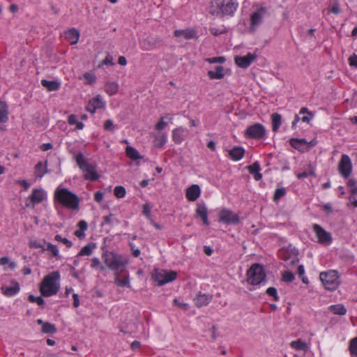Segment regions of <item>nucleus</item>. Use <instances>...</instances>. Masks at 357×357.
<instances>
[{
    "label": "nucleus",
    "instance_id": "1",
    "mask_svg": "<svg viewBox=\"0 0 357 357\" xmlns=\"http://www.w3.org/2000/svg\"><path fill=\"white\" fill-rule=\"evenodd\" d=\"M102 257L106 268L114 271L115 275L123 272L128 264V260L125 257L114 252L106 250L102 253Z\"/></svg>",
    "mask_w": 357,
    "mask_h": 357
},
{
    "label": "nucleus",
    "instance_id": "2",
    "mask_svg": "<svg viewBox=\"0 0 357 357\" xmlns=\"http://www.w3.org/2000/svg\"><path fill=\"white\" fill-rule=\"evenodd\" d=\"M60 274L53 271L47 275L40 283L39 290L43 296L50 297L56 295L59 291Z\"/></svg>",
    "mask_w": 357,
    "mask_h": 357
},
{
    "label": "nucleus",
    "instance_id": "3",
    "mask_svg": "<svg viewBox=\"0 0 357 357\" xmlns=\"http://www.w3.org/2000/svg\"><path fill=\"white\" fill-rule=\"evenodd\" d=\"M54 197L55 201L66 208L72 210H77L79 208V197L67 188L58 187L54 192Z\"/></svg>",
    "mask_w": 357,
    "mask_h": 357
},
{
    "label": "nucleus",
    "instance_id": "4",
    "mask_svg": "<svg viewBox=\"0 0 357 357\" xmlns=\"http://www.w3.org/2000/svg\"><path fill=\"white\" fill-rule=\"evenodd\" d=\"M238 3L236 0H213L211 13L217 16H232L236 12Z\"/></svg>",
    "mask_w": 357,
    "mask_h": 357
},
{
    "label": "nucleus",
    "instance_id": "5",
    "mask_svg": "<svg viewBox=\"0 0 357 357\" xmlns=\"http://www.w3.org/2000/svg\"><path fill=\"white\" fill-rule=\"evenodd\" d=\"M75 161L79 168L84 173V178L90 181H96L100 176L96 172L95 165L90 164L87 158L79 152L75 155Z\"/></svg>",
    "mask_w": 357,
    "mask_h": 357
},
{
    "label": "nucleus",
    "instance_id": "6",
    "mask_svg": "<svg viewBox=\"0 0 357 357\" xmlns=\"http://www.w3.org/2000/svg\"><path fill=\"white\" fill-rule=\"evenodd\" d=\"M247 275V282L251 285H259L266 281V273L259 264H253L248 270Z\"/></svg>",
    "mask_w": 357,
    "mask_h": 357
},
{
    "label": "nucleus",
    "instance_id": "7",
    "mask_svg": "<svg viewBox=\"0 0 357 357\" xmlns=\"http://www.w3.org/2000/svg\"><path fill=\"white\" fill-rule=\"evenodd\" d=\"M177 273L174 271H165L162 269H154L151 274L153 280L159 286L171 282L176 280Z\"/></svg>",
    "mask_w": 357,
    "mask_h": 357
},
{
    "label": "nucleus",
    "instance_id": "8",
    "mask_svg": "<svg viewBox=\"0 0 357 357\" xmlns=\"http://www.w3.org/2000/svg\"><path fill=\"white\" fill-rule=\"evenodd\" d=\"M319 278L324 287L328 290H335L339 286V276L336 271L322 272L319 275Z\"/></svg>",
    "mask_w": 357,
    "mask_h": 357
},
{
    "label": "nucleus",
    "instance_id": "9",
    "mask_svg": "<svg viewBox=\"0 0 357 357\" xmlns=\"http://www.w3.org/2000/svg\"><path fill=\"white\" fill-rule=\"evenodd\" d=\"M266 135L265 127L259 123L248 126L244 132V136L248 139H261Z\"/></svg>",
    "mask_w": 357,
    "mask_h": 357
},
{
    "label": "nucleus",
    "instance_id": "10",
    "mask_svg": "<svg viewBox=\"0 0 357 357\" xmlns=\"http://www.w3.org/2000/svg\"><path fill=\"white\" fill-rule=\"evenodd\" d=\"M340 174L345 178L349 177L352 172V164L350 158L347 155H342L338 165Z\"/></svg>",
    "mask_w": 357,
    "mask_h": 357
},
{
    "label": "nucleus",
    "instance_id": "11",
    "mask_svg": "<svg viewBox=\"0 0 357 357\" xmlns=\"http://www.w3.org/2000/svg\"><path fill=\"white\" fill-rule=\"evenodd\" d=\"M313 229L315 232L318 241L321 244H330L332 242L331 233L327 232L322 227L317 224L313 225Z\"/></svg>",
    "mask_w": 357,
    "mask_h": 357
},
{
    "label": "nucleus",
    "instance_id": "12",
    "mask_svg": "<svg viewBox=\"0 0 357 357\" xmlns=\"http://www.w3.org/2000/svg\"><path fill=\"white\" fill-rule=\"evenodd\" d=\"M255 53H248L246 56H236L234 58L236 64L242 68H247L257 59Z\"/></svg>",
    "mask_w": 357,
    "mask_h": 357
},
{
    "label": "nucleus",
    "instance_id": "13",
    "mask_svg": "<svg viewBox=\"0 0 357 357\" xmlns=\"http://www.w3.org/2000/svg\"><path fill=\"white\" fill-rule=\"evenodd\" d=\"M220 221L227 224L236 225L240 222V218L231 211L224 209L220 213Z\"/></svg>",
    "mask_w": 357,
    "mask_h": 357
},
{
    "label": "nucleus",
    "instance_id": "14",
    "mask_svg": "<svg viewBox=\"0 0 357 357\" xmlns=\"http://www.w3.org/2000/svg\"><path fill=\"white\" fill-rule=\"evenodd\" d=\"M104 107L105 102L102 100L101 96L98 95L89 101L86 109L90 113L94 114L97 109L103 108Z\"/></svg>",
    "mask_w": 357,
    "mask_h": 357
},
{
    "label": "nucleus",
    "instance_id": "15",
    "mask_svg": "<svg viewBox=\"0 0 357 357\" xmlns=\"http://www.w3.org/2000/svg\"><path fill=\"white\" fill-rule=\"evenodd\" d=\"M174 35L177 38H182L189 40L197 37V32L194 29L188 28L185 29H176L174 32Z\"/></svg>",
    "mask_w": 357,
    "mask_h": 357
},
{
    "label": "nucleus",
    "instance_id": "16",
    "mask_svg": "<svg viewBox=\"0 0 357 357\" xmlns=\"http://www.w3.org/2000/svg\"><path fill=\"white\" fill-rule=\"evenodd\" d=\"M200 193L199 186L194 184L186 190V197L190 202H195L199 197Z\"/></svg>",
    "mask_w": 357,
    "mask_h": 357
},
{
    "label": "nucleus",
    "instance_id": "17",
    "mask_svg": "<svg viewBox=\"0 0 357 357\" xmlns=\"http://www.w3.org/2000/svg\"><path fill=\"white\" fill-rule=\"evenodd\" d=\"M196 215L201 218L205 225H208V211L204 204H198L196 208Z\"/></svg>",
    "mask_w": 357,
    "mask_h": 357
},
{
    "label": "nucleus",
    "instance_id": "18",
    "mask_svg": "<svg viewBox=\"0 0 357 357\" xmlns=\"http://www.w3.org/2000/svg\"><path fill=\"white\" fill-rule=\"evenodd\" d=\"M212 295L199 293L195 298V305L200 307L208 305L212 300Z\"/></svg>",
    "mask_w": 357,
    "mask_h": 357
},
{
    "label": "nucleus",
    "instance_id": "19",
    "mask_svg": "<svg viewBox=\"0 0 357 357\" xmlns=\"http://www.w3.org/2000/svg\"><path fill=\"white\" fill-rule=\"evenodd\" d=\"M44 198V192L40 189H33L32 193L29 196V199L33 206H34L36 204L41 203Z\"/></svg>",
    "mask_w": 357,
    "mask_h": 357
},
{
    "label": "nucleus",
    "instance_id": "20",
    "mask_svg": "<svg viewBox=\"0 0 357 357\" xmlns=\"http://www.w3.org/2000/svg\"><path fill=\"white\" fill-rule=\"evenodd\" d=\"M13 286L11 287H2L1 290L3 294L7 296H12L15 295L20 291V284L17 281H12Z\"/></svg>",
    "mask_w": 357,
    "mask_h": 357
},
{
    "label": "nucleus",
    "instance_id": "21",
    "mask_svg": "<svg viewBox=\"0 0 357 357\" xmlns=\"http://www.w3.org/2000/svg\"><path fill=\"white\" fill-rule=\"evenodd\" d=\"M244 153L245 149L242 146H234L229 151V155L235 161L240 160L243 158Z\"/></svg>",
    "mask_w": 357,
    "mask_h": 357
},
{
    "label": "nucleus",
    "instance_id": "22",
    "mask_svg": "<svg viewBox=\"0 0 357 357\" xmlns=\"http://www.w3.org/2000/svg\"><path fill=\"white\" fill-rule=\"evenodd\" d=\"M65 37L70 44L75 45L77 43L79 38V31L75 28H72L65 32Z\"/></svg>",
    "mask_w": 357,
    "mask_h": 357
},
{
    "label": "nucleus",
    "instance_id": "23",
    "mask_svg": "<svg viewBox=\"0 0 357 357\" xmlns=\"http://www.w3.org/2000/svg\"><path fill=\"white\" fill-rule=\"evenodd\" d=\"M186 130L182 127H178L175 128L172 131V139L176 144H181L183 139L184 136L185 135Z\"/></svg>",
    "mask_w": 357,
    "mask_h": 357
},
{
    "label": "nucleus",
    "instance_id": "24",
    "mask_svg": "<svg viewBox=\"0 0 357 357\" xmlns=\"http://www.w3.org/2000/svg\"><path fill=\"white\" fill-rule=\"evenodd\" d=\"M250 174L254 175L255 181H259L262 178V174L259 172L261 168L259 162H255L252 165L247 167Z\"/></svg>",
    "mask_w": 357,
    "mask_h": 357
},
{
    "label": "nucleus",
    "instance_id": "25",
    "mask_svg": "<svg viewBox=\"0 0 357 357\" xmlns=\"http://www.w3.org/2000/svg\"><path fill=\"white\" fill-rule=\"evenodd\" d=\"M224 68L222 66H217L215 71L209 70L208 72V76L211 79H220L225 76L223 73Z\"/></svg>",
    "mask_w": 357,
    "mask_h": 357
},
{
    "label": "nucleus",
    "instance_id": "26",
    "mask_svg": "<svg viewBox=\"0 0 357 357\" xmlns=\"http://www.w3.org/2000/svg\"><path fill=\"white\" fill-rule=\"evenodd\" d=\"M41 84L43 86L45 87L49 91H57L61 85L60 82L58 81H48L46 79H43L41 81Z\"/></svg>",
    "mask_w": 357,
    "mask_h": 357
},
{
    "label": "nucleus",
    "instance_id": "27",
    "mask_svg": "<svg viewBox=\"0 0 357 357\" xmlns=\"http://www.w3.org/2000/svg\"><path fill=\"white\" fill-rule=\"evenodd\" d=\"M8 120V106L6 102L0 101V124Z\"/></svg>",
    "mask_w": 357,
    "mask_h": 357
},
{
    "label": "nucleus",
    "instance_id": "28",
    "mask_svg": "<svg viewBox=\"0 0 357 357\" xmlns=\"http://www.w3.org/2000/svg\"><path fill=\"white\" fill-rule=\"evenodd\" d=\"M290 346L291 348L298 351H307L309 349L308 345L301 340L292 341L290 343Z\"/></svg>",
    "mask_w": 357,
    "mask_h": 357
},
{
    "label": "nucleus",
    "instance_id": "29",
    "mask_svg": "<svg viewBox=\"0 0 357 357\" xmlns=\"http://www.w3.org/2000/svg\"><path fill=\"white\" fill-rule=\"evenodd\" d=\"M271 120H272L273 131L274 132H276L278 130V129L282 123V116L278 113H273L271 115Z\"/></svg>",
    "mask_w": 357,
    "mask_h": 357
},
{
    "label": "nucleus",
    "instance_id": "30",
    "mask_svg": "<svg viewBox=\"0 0 357 357\" xmlns=\"http://www.w3.org/2000/svg\"><path fill=\"white\" fill-rule=\"evenodd\" d=\"M266 10L264 8H261L251 15V22H260L263 19Z\"/></svg>",
    "mask_w": 357,
    "mask_h": 357
},
{
    "label": "nucleus",
    "instance_id": "31",
    "mask_svg": "<svg viewBox=\"0 0 357 357\" xmlns=\"http://www.w3.org/2000/svg\"><path fill=\"white\" fill-rule=\"evenodd\" d=\"M329 310L334 314L344 315L347 313V309L342 304L331 305Z\"/></svg>",
    "mask_w": 357,
    "mask_h": 357
},
{
    "label": "nucleus",
    "instance_id": "32",
    "mask_svg": "<svg viewBox=\"0 0 357 357\" xmlns=\"http://www.w3.org/2000/svg\"><path fill=\"white\" fill-rule=\"evenodd\" d=\"M118 89L119 86L116 82H107L105 86V91L109 96L115 94Z\"/></svg>",
    "mask_w": 357,
    "mask_h": 357
},
{
    "label": "nucleus",
    "instance_id": "33",
    "mask_svg": "<svg viewBox=\"0 0 357 357\" xmlns=\"http://www.w3.org/2000/svg\"><path fill=\"white\" fill-rule=\"evenodd\" d=\"M126 155L128 158L132 160H136L137 159L142 158V157L139 155L137 150L132 146H128L126 147Z\"/></svg>",
    "mask_w": 357,
    "mask_h": 357
},
{
    "label": "nucleus",
    "instance_id": "34",
    "mask_svg": "<svg viewBox=\"0 0 357 357\" xmlns=\"http://www.w3.org/2000/svg\"><path fill=\"white\" fill-rule=\"evenodd\" d=\"M47 161H45V166H47ZM35 175L37 177L42 178L45 173L47 172V167H45V170L43 169V163L41 162H38L35 166Z\"/></svg>",
    "mask_w": 357,
    "mask_h": 357
},
{
    "label": "nucleus",
    "instance_id": "35",
    "mask_svg": "<svg viewBox=\"0 0 357 357\" xmlns=\"http://www.w3.org/2000/svg\"><path fill=\"white\" fill-rule=\"evenodd\" d=\"M289 144L294 149L300 150L301 146L306 145L307 142L305 139L291 138L289 140Z\"/></svg>",
    "mask_w": 357,
    "mask_h": 357
},
{
    "label": "nucleus",
    "instance_id": "36",
    "mask_svg": "<svg viewBox=\"0 0 357 357\" xmlns=\"http://www.w3.org/2000/svg\"><path fill=\"white\" fill-rule=\"evenodd\" d=\"M95 247L96 245L93 243L84 246L78 253V256H90Z\"/></svg>",
    "mask_w": 357,
    "mask_h": 357
},
{
    "label": "nucleus",
    "instance_id": "37",
    "mask_svg": "<svg viewBox=\"0 0 357 357\" xmlns=\"http://www.w3.org/2000/svg\"><path fill=\"white\" fill-rule=\"evenodd\" d=\"M300 114L304 116L301 118L303 122L309 123L313 118L314 115L311 112H309L306 107H302L299 112Z\"/></svg>",
    "mask_w": 357,
    "mask_h": 357
},
{
    "label": "nucleus",
    "instance_id": "38",
    "mask_svg": "<svg viewBox=\"0 0 357 357\" xmlns=\"http://www.w3.org/2000/svg\"><path fill=\"white\" fill-rule=\"evenodd\" d=\"M42 332L43 333L54 334L56 332V328L54 324L45 322L42 327Z\"/></svg>",
    "mask_w": 357,
    "mask_h": 357
},
{
    "label": "nucleus",
    "instance_id": "39",
    "mask_svg": "<svg viewBox=\"0 0 357 357\" xmlns=\"http://www.w3.org/2000/svg\"><path fill=\"white\" fill-rule=\"evenodd\" d=\"M166 140H167L166 135L165 134H160L155 137L154 142H153L154 145H155V146H156L158 148H161L165 145Z\"/></svg>",
    "mask_w": 357,
    "mask_h": 357
},
{
    "label": "nucleus",
    "instance_id": "40",
    "mask_svg": "<svg viewBox=\"0 0 357 357\" xmlns=\"http://www.w3.org/2000/svg\"><path fill=\"white\" fill-rule=\"evenodd\" d=\"M91 267L92 268H98L101 272H104L106 271V266L102 265L100 259L97 257L92 258Z\"/></svg>",
    "mask_w": 357,
    "mask_h": 357
},
{
    "label": "nucleus",
    "instance_id": "41",
    "mask_svg": "<svg viewBox=\"0 0 357 357\" xmlns=\"http://www.w3.org/2000/svg\"><path fill=\"white\" fill-rule=\"evenodd\" d=\"M45 243H46V242H45ZM45 250L51 252L52 255L56 259L61 258V255L59 254V250L56 245L50 243H47V248H45Z\"/></svg>",
    "mask_w": 357,
    "mask_h": 357
},
{
    "label": "nucleus",
    "instance_id": "42",
    "mask_svg": "<svg viewBox=\"0 0 357 357\" xmlns=\"http://www.w3.org/2000/svg\"><path fill=\"white\" fill-rule=\"evenodd\" d=\"M28 301L31 303H36L40 307H43L45 303L42 295L40 296H35L31 294L28 296Z\"/></svg>",
    "mask_w": 357,
    "mask_h": 357
},
{
    "label": "nucleus",
    "instance_id": "43",
    "mask_svg": "<svg viewBox=\"0 0 357 357\" xmlns=\"http://www.w3.org/2000/svg\"><path fill=\"white\" fill-rule=\"evenodd\" d=\"M119 274L116 275L114 282L120 287H130L129 277L125 276L123 280H121L119 277Z\"/></svg>",
    "mask_w": 357,
    "mask_h": 357
},
{
    "label": "nucleus",
    "instance_id": "44",
    "mask_svg": "<svg viewBox=\"0 0 357 357\" xmlns=\"http://www.w3.org/2000/svg\"><path fill=\"white\" fill-rule=\"evenodd\" d=\"M126 193V188L123 186L119 185L114 188V194L117 198H123Z\"/></svg>",
    "mask_w": 357,
    "mask_h": 357
},
{
    "label": "nucleus",
    "instance_id": "45",
    "mask_svg": "<svg viewBox=\"0 0 357 357\" xmlns=\"http://www.w3.org/2000/svg\"><path fill=\"white\" fill-rule=\"evenodd\" d=\"M286 194V190L284 188H277L275 190L274 195H273V200L275 202L278 201L282 197H284Z\"/></svg>",
    "mask_w": 357,
    "mask_h": 357
},
{
    "label": "nucleus",
    "instance_id": "46",
    "mask_svg": "<svg viewBox=\"0 0 357 357\" xmlns=\"http://www.w3.org/2000/svg\"><path fill=\"white\" fill-rule=\"evenodd\" d=\"M211 33L214 36H218L222 33L227 32V29L223 25H220L219 27L213 26L210 29Z\"/></svg>",
    "mask_w": 357,
    "mask_h": 357
},
{
    "label": "nucleus",
    "instance_id": "47",
    "mask_svg": "<svg viewBox=\"0 0 357 357\" xmlns=\"http://www.w3.org/2000/svg\"><path fill=\"white\" fill-rule=\"evenodd\" d=\"M349 351L351 355L357 357V337L353 338L350 341Z\"/></svg>",
    "mask_w": 357,
    "mask_h": 357
},
{
    "label": "nucleus",
    "instance_id": "48",
    "mask_svg": "<svg viewBox=\"0 0 357 357\" xmlns=\"http://www.w3.org/2000/svg\"><path fill=\"white\" fill-rule=\"evenodd\" d=\"M294 275L291 271H284L282 275V280L285 282H291L294 280Z\"/></svg>",
    "mask_w": 357,
    "mask_h": 357
},
{
    "label": "nucleus",
    "instance_id": "49",
    "mask_svg": "<svg viewBox=\"0 0 357 357\" xmlns=\"http://www.w3.org/2000/svg\"><path fill=\"white\" fill-rule=\"evenodd\" d=\"M54 239L58 242H61L65 244L68 248H70L73 245V243L66 238H63L61 235L57 234L55 236Z\"/></svg>",
    "mask_w": 357,
    "mask_h": 357
},
{
    "label": "nucleus",
    "instance_id": "50",
    "mask_svg": "<svg viewBox=\"0 0 357 357\" xmlns=\"http://www.w3.org/2000/svg\"><path fill=\"white\" fill-rule=\"evenodd\" d=\"M84 77L86 79V83L90 85L95 83V82L96 80V77L95 75L93 73H84Z\"/></svg>",
    "mask_w": 357,
    "mask_h": 357
},
{
    "label": "nucleus",
    "instance_id": "51",
    "mask_svg": "<svg viewBox=\"0 0 357 357\" xmlns=\"http://www.w3.org/2000/svg\"><path fill=\"white\" fill-rule=\"evenodd\" d=\"M266 292L268 295L273 296L275 301H278L279 297L278 296L277 289L275 287H268Z\"/></svg>",
    "mask_w": 357,
    "mask_h": 357
},
{
    "label": "nucleus",
    "instance_id": "52",
    "mask_svg": "<svg viewBox=\"0 0 357 357\" xmlns=\"http://www.w3.org/2000/svg\"><path fill=\"white\" fill-rule=\"evenodd\" d=\"M348 186H349L351 188V192L352 195H357V185H356V181L354 180V179H350L349 181H348Z\"/></svg>",
    "mask_w": 357,
    "mask_h": 357
},
{
    "label": "nucleus",
    "instance_id": "53",
    "mask_svg": "<svg viewBox=\"0 0 357 357\" xmlns=\"http://www.w3.org/2000/svg\"><path fill=\"white\" fill-rule=\"evenodd\" d=\"M143 214L149 220H152L151 218V207L148 204L143 205Z\"/></svg>",
    "mask_w": 357,
    "mask_h": 357
},
{
    "label": "nucleus",
    "instance_id": "54",
    "mask_svg": "<svg viewBox=\"0 0 357 357\" xmlns=\"http://www.w3.org/2000/svg\"><path fill=\"white\" fill-rule=\"evenodd\" d=\"M129 245L132 250V255L135 257H137L140 255V250L138 248H136L135 243L133 242H129Z\"/></svg>",
    "mask_w": 357,
    "mask_h": 357
},
{
    "label": "nucleus",
    "instance_id": "55",
    "mask_svg": "<svg viewBox=\"0 0 357 357\" xmlns=\"http://www.w3.org/2000/svg\"><path fill=\"white\" fill-rule=\"evenodd\" d=\"M29 246L31 248H41L42 252L45 251V248H44V246L40 243L36 241H31L29 243Z\"/></svg>",
    "mask_w": 357,
    "mask_h": 357
},
{
    "label": "nucleus",
    "instance_id": "56",
    "mask_svg": "<svg viewBox=\"0 0 357 357\" xmlns=\"http://www.w3.org/2000/svg\"><path fill=\"white\" fill-rule=\"evenodd\" d=\"M207 61L210 63H224L225 61V58L223 56H218L213 58H209L207 59Z\"/></svg>",
    "mask_w": 357,
    "mask_h": 357
},
{
    "label": "nucleus",
    "instance_id": "57",
    "mask_svg": "<svg viewBox=\"0 0 357 357\" xmlns=\"http://www.w3.org/2000/svg\"><path fill=\"white\" fill-rule=\"evenodd\" d=\"M285 260L287 261V264L288 266L295 265L298 262V258L296 255L293 257H289L285 259Z\"/></svg>",
    "mask_w": 357,
    "mask_h": 357
},
{
    "label": "nucleus",
    "instance_id": "58",
    "mask_svg": "<svg viewBox=\"0 0 357 357\" xmlns=\"http://www.w3.org/2000/svg\"><path fill=\"white\" fill-rule=\"evenodd\" d=\"M104 128L107 130H109L114 132V123L111 119H107L105 121L104 124Z\"/></svg>",
    "mask_w": 357,
    "mask_h": 357
},
{
    "label": "nucleus",
    "instance_id": "59",
    "mask_svg": "<svg viewBox=\"0 0 357 357\" xmlns=\"http://www.w3.org/2000/svg\"><path fill=\"white\" fill-rule=\"evenodd\" d=\"M113 57L110 54H107L105 59L101 62V65H111L113 66Z\"/></svg>",
    "mask_w": 357,
    "mask_h": 357
},
{
    "label": "nucleus",
    "instance_id": "60",
    "mask_svg": "<svg viewBox=\"0 0 357 357\" xmlns=\"http://www.w3.org/2000/svg\"><path fill=\"white\" fill-rule=\"evenodd\" d=\"M349 63L351 66L357 67V54H353L349 58Z\"/></svg>",
    "mask_w": 357,
    "mask_h": 357
},
{
    "label": "nucleus",
    "instance_id": "61",
    "mask_svg": "<svg viewBox=\"0 0 357 357\" xmlns=\"http://www.w3.org/2000/svg\"><path fill=\"white\" fill-rule=\"evenodd\" d=\"M173 303L177 307H181L183 310H187L188 307V305L187 303H182L177 298H174L173 300Z\"/></svg>",
    "mask_w": 357,
    "mask_h": 357
},
{
    "label": "nucleus",
    "instance_id": "62",
    "mask_svg": "<svg viewBox=\"0 0 357 357\" xmlns=\"http://www.w3.org/2000/svg\"><path fill=\"white\" fill-rule=\"evenodd\" d=\"M164 117H161L160 121L155 125V129L158 130H162L166 126L167 123L163 121Z\"/></svg>",
    "mask_w": 357,
    "mask_h": 357
},
{
    "label": "nucleus",
    "instance_id": "63",
    "mask_svg": "<svg viewBox=\"0 0 357 357\" xmlns=\"http://www.w3.org/2000/svg\"><path fill=\"white\" fill-rule=\"evenodd\" d=\"M77 227L79 230L84 232L88 228V224L85 220H80L77 224Z\"/></svg>",
    "mask_w": 357,
    "mask_h": 357
},
{
    "label": "nucleus",
    "instance_id": "64",
    "mask_svg": "<svg viewBox=\"0 0 357 357\" xmlns=\"http://www.w3.org/2000/svg\"><path fill=\"white\" fill-rule=\"evenodd\" d=\"M103 199V194L100 192V191H98L95 193V195H94V199L95 201H96L97 202H100Z\"/></svg>",
    "mask_w": 357,
    "mask_h": 357
}]
</instances>
